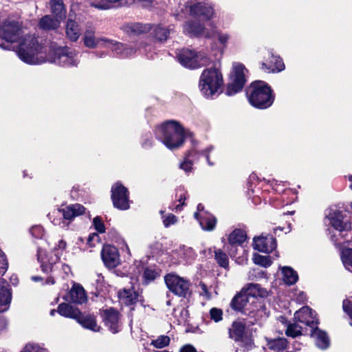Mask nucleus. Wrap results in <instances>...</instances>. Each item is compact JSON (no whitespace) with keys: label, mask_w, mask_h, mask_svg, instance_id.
<instances>
[{"label":"nucleus","mask_w":352,"mask_h":352,"mask_svg":"<svg viewBox=\"0 0 352 352\" xmlns=\"http://www.w3.org/2000/svg\"><path fill=\"white\" fill-rule=\"evenodd\" d=\"M17 54L19 58L30 65L43 63L47 60L62 67L76 66L77 54L67 47L54 48L47 55V48L39 45L36 38L28 35L20 43Z\"/></svg>","instance_id":"1"},{"label":"nucleus","mask_w":352,"mask_h":352,"mask_svg":"<svg viewBox=\"0 0 352 352\" xmlns=\"http://www.w3.org/2000/svg\"><path fill=\"white\" fill-rule=\"evenodd\" d=\"M155 134L157 139L169 149L180 147L185 139L183 126L177 122L169 120L156 127Z\"/></svg>","instance_id":"2"},{"label":"nucleus","mask_w":352,"mask_h":352,"mask_svg":"<svg viewBox=\"0 0 352 352\" xmlns=\"http://www.w3.org/2000/svg\"><path fill=\"white\" fill-rule=\"evenodd\" d=\"M250 103L254 107L265 109L274 102L272 89L264 81L253 82L247 90Z\"/></svg>","instance_id":"3"},{"label":"nucleus","mask_w":352,"mask_h":352,"mask_svg":"<svg viewBox=\"0 0 352 352\" xmlns=\"http://www.w3.org/2000/svg\"><path fill=\"white\" fill-rule=\"evenodd\" d=\"M223 85V76L217 68L206 69L199 79V88L206 98H212Z\"/></svg>","instance_id":"4"},{"label":"nucleus","mask_w":352,"mask_h":352,"mask_svg":"<svg viewBox=\"0 0 352 352\" xmlns=\"http://www.w3.org/2000/svg\"><path fill=\"white\" fill-rule=\"evenodd\" d=\"M67 247L64 240H60L57 245L52 249V251L46 254L45 252L38 248L37 251V258L41 263V270L46 274L53 271L54 265L57 263L60 257L63 256Z\"/></svg>","instance_id":"5"},{"label":"nucleus","mask_w":352,"mask_h":352,"mask_svg":"<svg viewBox=\"0 0 352 352\" xmlns=\"http://www.w3.org/2000/svg\"><path fill=\"white\" fill-rule=\"evenodd\" d=\"M177 57L182 66L192 69L206 66L210 61L204 52H196L188 49H183L179 51Z\"/></svg>","instance_id":"6"},{"label":"nucleus","mask_w":352,"mask_h":352,"mask_svg":"<svg viewBox=\"0 0 352 352\" xmlns=\"http://www.w3.org/2000/svg\"><path fill=\"white\" fill-rule=\"evenodd\" d=\"M243 291L249 296L251 300V305L256 309L250 311L254 321H258L263 317H267L265 307L260 302L256 297L263 296L265 292L259 285L250 283Z\"/></svg>","instance_id":"7"},{"label":"nucleus","mask_w":352,"mask_h":352,"mask_svg":"<svg viewBox=\"0 0 352 352\" xmlns=\"http://www.w3.org/2000/svg\"><path fill=\"white\" fill-rule=\"evenodd\" d=\"M164 280L169 290L175 295L183 298L190 296V283L188 280L175 274H168L165 276Z\"/></svg>","instance_id":"8"},{"label":"nucleus","mask_w":352,"mask_h":352,"mask_svg":"<svg viewBox=\"0 0 352 352\" xmlns=\"http://www.w3.org/2000/svg\"><path fill=\"white\" fill-rule=\"evenodd\" d=\"M22 34V25L16 20L8 18L0 25V38L8 42L18 41Z\"/></svg>","instance_id":"9"},{"label":"nucleus","mask_w":352,"mask_h":352,"mask_svg":"<svg viewBox=\"0 0 352 352\" xmlns=\"http://www.w3.org/2000/svg\"><path fill=\"white\" fill-rule=\"evenodd\" d=\"M111 199L115 208L125 210L129 208V192L121 183L117 182L111 187Z\"/></svg>","instance_id":"10"},{"label":"nucleus","mask_w":352,"mask_h":352,"mask_svg":"<svg viewBox=\"0 0 352 352\" xmlns=\"http://www.w3.org/2000/svg\"><path fill=\"white\" fill-rule=\"evenodd\" d=\"M245 68L242 64L236 63L234 65L232 80L228 85L226 90L228 96H232L242 90L245 82Z\"/></svg>","instance_id":"11"},{"label":"nucleus","mask_w":352,"mask_h":352,"mask_svg":"<svg viewBox=\"0 0 352 352\" xmlns=\"http://www.w3.org/2000/svg\"><path fill=\"white\" fill-rule=\"evenodd\" d=\"M211 26L209 30L196 21H190L184 25V32L190 36H204L210 38L215 33V29L212 23H208Z\"/></svg>","instance_id":"12"},{"label":"nucleus","mask_w":352,"mask_h":352,"mask_svg":"<svg viewBox=\"0 0 352 352\" xmlns=\"http://www.w3.org/2000/svg\"><path fill=\"white\" fill-rule=\"evenodd\" d=\"M104 325L113 333H116L121 330L122 324L120 313L113 308H109L101 311Z\"/></svg>","instance_id":"13"},{"label":"nucleus","mask_w":352,"mask_h":352,"mask_svg":"<svg viewBox=\"0 0 352 352\" xmlns=\"http://www.w3.org/2000/svg\"><path fill=\"white\" fill-rule=\"evenodd\" d=\"M84 44L86 47L89 48H94L96 47H112L113 49L118 50L121 45L118 44L113 40L107 38H96L94 32L87 30L84 36Z\"/></svg>","instance_id":"14"},{"label":"nucleus","mask_w":352,"mask_h":352,"mask_svg":"<svg viewBox=\"0 0 352 352\" xmlns=\"http://www.w3.org/2000/svg\"><path fill=\"white\" fill-rule=\"evenodd\" d=\"M214 150L213 146H210L206 149L203 150L201 153H199L195 149L190 150L186 155L184 162L180 164V168L184 170L186 173H188L192 170V160H197L199 156L203 155L206 157L209 166H213L214 163L210 160L209 154Z\"/></svg>","instance_id":"15"},{"label":"nucleus","mask_w":352,"mask_h":352,"mask_svg":"<svg viewBox=\"0 0 352 352\" xmlns=\"http://www.w3.org/2000/svg\"><path fill=\"white\" fill-rule=\"evenodd\" d=\"M230 306L233 309L242 311L251 318H252V316L250 314V311L256 309L251 305V300L249 296L243 290L233 298Z\"/></svg>","instance_id":"16"},{"label":"nucleus","mask_w":352,"mask_h":352,"mask_svg":"<svg viewBox=\"0 0 352 352\" xmlns=\"http://www.w3.org/2000/svg\"><path fill=\"white\" fill-rule=\"evenodd\" d=\"M101 257L104 265L109 268H114L120 263L118 249L111 245H104L101 251Z\"/></svg>","instance_id":"17"},{"label":"nucleus","mask_w":352,"mask_h":352,"mask_svg":"<svg viewBox=\"0 0 352 352\" xmlns=\"http://www.w3.org/2000/svg\"><path fill=\"white\" fill-rule=\"evenodd\" d=\"M253 247L259 252L269 253L276 248V241L270 234H261L254 238Z\"/></svg>","instance_id":"18"},{"label":"nucleus","mask_w":352,"mask_h":352,"mask_svg":"<svg viewBox=\"0 0 352 352\" xmlns=\"http://www.w3.org/2000/svg\"><path fill=\"white\" fill-rule=\"evenodd\" d=\"M294 318L296 321L310 327L311 329L318 324L316 314L309 307H303L296 311Z\"/></svg>","instance_id":"19"},{"label":"nucleus","mask_w":352,"mask_h":352,"mask_svg":"<svg viewBox=\"0 0 352 352\" xmlns=\"http://www.w3.org/2000/svg\"><path fill=\"white\" fill-rule=\"evenodd\" d=\"M285 69V65L278 56L272 52H268V58L262 63L261 69L267 73L279 72Z\"/></svg>","instance_id":"20"},{"label":"nucleus","mask_w":352,"mask_h":352,"mask_svg":"<svg viewBox=\"0 0 352 352\" xmlns=\"http://www.w3.org/2000/svg\"><path fill=\"white\" fill-rule=\"evenodd\" d=\"M190 14L203 20H210L214 15L213 8L208 3L200 2L190 7Z\"/></svg>","instance_id":"21"},{"label":"nucleus","mask_w":352,"mask_h":352,"mask_svg":"<svg viewBox=\"0 0 352 352\" xmlns=\"http://www.w3.org/2000/svg\"><path fill=\"white\" fill-rule=\"evenodd\" d=\"M327 217L330 220L331 226L339 231L340 234L351 230V223L344 220V217L341 211L337 210H333L329 212Z\"/></svg>","instance_id":"22"},{"label":"nucleus","mask_w":352,"mask_h":352,"mask_svg":"<svg viewBox=\"0 0 352 352\" xmlns=\"http://www.w3.org/2000/svg\"><path fill=\"white\" fill-rule=\"evenodd\" d=\"M133 3L134 0H94L90 5L99 10H109L131 5Z\"/></svg>","instance_id":"23"},{"label":"nucleus","mask_w":352,"mask_h":352,"mask_svg":"<svg viewBox=\"0 0 352 352\" xmlns=\"http://www.w3.org/2000/svg\"><path fill=\"white\" fill-rule=\"evenodd\" d=\"M194 217L199 221L200 226L204 230L211 231L214 229L217 219L212 214L208 212H203L200 214L195 212Z\"/></svg>","instance_id":"24"},{"label":"nucleus","mask_w":352,"mask_h":352,"mask_svg":"<svg viewBox=\"0 0 352 352\" xmlns=\"http://www.w3.org/2000/svg\"><path fill=\"white\" fill-rule=\"evenodd\" d=\"M246 239L245 232L241 229H236L233 230L228 238L229 244L231 249L229 250V254L231 256H235L236 251L235 247L241 245Z\"/></svg>","instance_id":"25"},{"label":"nucleus","mask_w":352,"mask_h":352,"mask_svg":"<svg viewBox=\"0 0 352 352\" xmlns=\"http://www.w3.org/2000/svg\"><path fill=\"white\" fill-rule=\"evenodd\" d=\"M152 28L150 24L130 23L122 25V30L129 35L138 36L149 32Z\"/></svg>","instance_id":"26"},{"label":"nucleus","mask_w":352,"mask_h":352,"mask_svg":"<svg viewBox=\"0 0 352 352\" xmlns=\"http://www.w3.org/2000/svg\"><path fill=\"white\" fill-rule=\"evenodd\" d=\"M85 212V208L79 204H71L65 208L58 210V212L62 213L63 218L65 220H69L70 221L76 217L84 214Z\"/></svg>","instance_id":"27"},{"label":"nucleus","mask_w":352,"mask_h":352,"mask_svg":"<svg viewBox=\"0 0 352 352\" xmlns=\"http://www.w3.org/2000/svg\"><path fill=\"white\" fill-rule=\"evenodd\" d=\"M76 321L84 328L91 331L97 332L100 329V327L98 325L96 317L94 315H84L80 311L79 315L76 318Z\"/></svg>","instance_id":"28"},{"label":"nucleus","mask_w":352,"mask_h":352,"mask_svg":"<svg viewBox=\"0 0 352 352\" xmlns=\"http://www.w3.org/2000/svg\"><path fill=\"white\" fill-rule=\"evenodd\" d=\"M118 298L122 304L129 306L133 305L138 301V294L133 287L124 288L118 292Z\"/></svg>","instance_id":"29"},{"label":"nucleus","mask_w":352,"mask_h":352,"mask_svg":"<svg viewBox=\"0 0 352 352\" xmlns=\"http://www.w3.org/2000/svg\"><path fill=\"white\" fill-rule=\"evenodd\" d=\"M311 336L319 348L325 349L329 346V338L326 332L319 329L317 326L311 329Z\"/></svg>","instance_id":"30"},{"label":"nucleus","mask_w":352,"mask_h":352,"mask_svg":"<svg viewBox=\"0 0 352 352\" xmlns=\"http://www.w3.org/2000/svg\"><path fill=\"white\" fill-rule=\"evenodd\" d=\"M68 299L74 303L82 304L87 300L85 289L78 284H74L69 291Z\"/></svg>","instance_id":"31"},{"label":"nucleus","mask_w":352,"mask_h":352,"mask_svg":"<svg viewBox=\"0 0 352 352\" xmlns=\"http://www.w3.org/2000/svg\"><path fill=\"white\" fill-rule=\"evenodd\" d=\"M151 26L152 28L149 32H151L155 41L160 43L165 42L173 30L170 26L168 28L160 25Z\"/></svg>","instance_id":"32"},{"label":"nucleus","mask_w":352,"mask_h":352,"mask_svg":"<svg viewBox=\"0 0 352 352\" xmlns=\"http://www.w3.org/2000/svg\"><path fill=\"white\" fill-rule=\"evenodd\" d=\"M245 330V324L243 322L235 321L229 329V337L235 342H239L246 335Z\"/></svg>","instance_id":"33"},{"label":"nucleus","mask_w":352,"mask_h":352,"mask_svg":"<svg viewBox=\"0 0 352 352\" xmlns=\"http://www.w3.org/2000/svg\"><path fill=\"white\" fill-rule=\"evenodd\" d=\"M57 311L60 316L67 318H74L75 320H76L80 313L78 309L74 307L73 306L67 303L60 304L58 307Z\"/></svg>","instance_id":"34"},{"label":"nucleus","mask_w":352,"mask_h":352,"mask_svg":"<svg viewBox=\"0 0 352 352\" xmlns=\"http://www.w3.org/2000/svg\"><path fill=\"white\" fill-rule=\"evenodd\" d=\"M66 34L67 36L72 41H76L81 34V31L78 24L73 21L69 20L66 25Z\"/></svg>","instance_id":"35"},{"label":"nucleus","mask_w":352,"mask_h":352,"mask_svg":"<svg viewBox=\"0 0 352 352\" xmlns=\"http://www.w3.org/2000/svg\"><path fill=\"white\" fill-rule=\"evenodd\" d=\"M266 341L268 349L277 352L284 351L287 346V341L284 338H266Z\"/></svg>","instance_id":"36"},{"label":"nucleus","mask_w":352,"mask_h":352,"mask_svg":"<svg viewBox=\"0 0 352 352\" xmlns=\"http://www.w3.org/2000/svg\"><path fill=\"white\" fill-rule=\"evenodd\" d=\"M3 280L2 278H0V306L3 307L0 309V311H6L8 309V305L11 301L10 290L4 285H1L2 283H4Z\"/></svg>","instance_id":"37"},{"label":"nucleus","mask_w":352,"mask_h":352,"mask_svg":"<svg viewBox=\"0 0 352 352\" xmlns=\"http://www.w3.org/2000/svg\"><path fill=\"white\" fill-rule=\"evenodd\" d=\"M281 270L283 274V280L285 284L292 285L297 282L298 276L294 269L290 267H283Z\"/></svg>","instance_id":"38"},{"label":"nucleus","mask_w":352,"mask_h":352,"mask_svg":"<svg viewBox=\"0 0 352 352\" xmlns=\"http://www.w3.org/2000/svg\"><path fill=\"white\" fill-rule=\"evenodd\" d=\"M60 21L58 18L54 19L50 16H43L39 22V26L41 28L48 30L52 29H56L59 25Z\"/></svg>","instance_id":"39"},{"label":"nucleus","mask_w":352,"mask_h":352,"mask_svg":"<svg viewBox=\"0 0 352 352\" xmlns=\"http://www.w3.org/2000/svg\"><path fill=\"white\" fill-rule=\"evenodd\" d=\"M51 10L56 18L62 19L65 16V9L63 0H51Z\"/></svg>","instance_id":"40"},{"label":"nucleus","mask_w":352,"mask_h":352,"mask_svg":"<svg viewBox=\"0 0 352 352\" xmlns=\"http://www.w3.org/2000/svg\"><path fill=\"white\" fill-rule=\"evenodd\" d=\"M115 42L118 44H120L121 47H118V50L113 49L112 47H109V49H111L112 51L115 52L117 54H119L122 57H130L136 52L137 50L131 46L124 45L116 41Z\"/></svg>","instance_id":"41"},{"label":"nucleus","mask_w":352,"mask_h":352,"mask_svg":"<svg viewBox=\"0 0 352 352\" xmlns=\"http://www.w3.org/2000/svg\"><path fill=\"white\" fill-rule=\"evenodd\" d=\"M342 261L345 268L352 272V248H347L342 252Z\"/></svg>","instance_id":"42"},{"label":"nucleus","mask_w":352,"mask_h":352,"mask_svg":"<svg viewBox=\"0 0 352 352\" xmlns=\"http://www.w3.org/2000/svg\"><path fill=\"white\" fill-rule=\"evenodd\" d=\"M285 334L288 337L296 338L302 335V327L297 323H289L287 325Z\"/></svg>","instance_id":"43"},{"label":"nucleus","mask_w":352,"mask_h":352,"mask_svg":"<svg viewBox=\"0 0 352 352\" xmlns=\"http://www.w3.org/2000/svg\"><path fill=\"white\" fill-rule=\"evenodd\" d=\"M214 258L219 266L227 268L229 265L228 256L221 250H214Z\"/></svg>","instance_id":"44"},{"label":"nucleus","mask_w":352,"mask_h":352,"mask_svg":"<svg viewBox=\"0 0 352 352\" xmlns=\"http://www.w3.org/2000/svg\"><path fill=\"white\" fill-rule=\"evenodd\" d=\"M187 192L183 188H179L177 190V197H179V204L176 206L173 205V207L170 206V208L173 210H180L183 205H184V200L186 199Z\"/></svg>","instance_id":"45"},{"label":"nucleus","mask_w":352,"mask_h":352,"mask_svg":"<svg viewBox=\"0 0 352 352\" xmlns=\"http://www.w3.org/2000/svg\"><path fill=\"white\" fill-rule=\"evenodd\" d=\"M253 261L255 264L265 267H267L272 264V261L269 256H262L258 254L254 255Z\"/></svg>","instance_id":"46"},{"label":"nucleus","mask_w":352,"mask_h":352,"mask_svg":"<svg viewBox=\"0 0 352 352\" xmlns=\"http://www.w3.org/2000/svg\"><path fill=\"white\" fill-rule=\"evenodd\" d=\"M170 343V338L167 336H160L157 339L152 340L151 344L155 348L161 349L168 346Z\"/></svg>","instance_id":"47"},{"label":"nucleus","mask_w":352,"mask_h":352,"mask_svg":"<svg viewBox=\"0 0 352 352\" xmlns=\"http://www.w3.org/2000/svg\"><path fill=\"white\" fill-rule=\"evenodd\" d=\"M238 342L239 343V346L243 347L245 351H250L254 346L253 340L247 335L244 336Z\"/></svg>","instance_id":"48"},{"label":"nucleus","mask_w":352,"mask_h":352,"mask_svg":"<svg viewBox=\"0 0 352 352\" xmlns=\"http://www.w3.org/2000/svg\"><path fill=\"white\" fill-rule=\"evenodd\" d=\"M159 276V272L154 267H147L144 272V278L146 282L154 280Z\"/></svg>","instance_id":"49"},{"label":"nucleus","mask_w":352,"mask_h":352,"mask_svg":"<svg viewBox=\"0 0 352 352\" xmlns=\"http://www.w3.org/2000/svg\"><path fill=\"white\" fill-rule=\"evenodd\" d=\"M210 316L212 320L219 322L223 319V311L221 309L213 307L210 310Z\"/></svg>","instance_id":"50"},{"label":"nucleus","mask_w":352,"mask_h":352,"mask_svg":"<svg viewBox=\"0 0 352 352\" xmlns=\"http://www.w3.org/2000/svg\"><path fill=\"white\" fill-rule=\"evenodd\" d=\"M21 352H47V349L41 347L38 344L28 343Z\"/></svg>","instance_id":"51"},{"label":"nucleus","mask_w":352,"mask_h":352,"mask_svg":"<svg viewBox=\"0 0 352 352\" xmlns=\"http://www.w3.org/2000/svg\"><path fill=\"white\" fill-rule=\"evenodd\" d=\"M93 225L95 229L100 233H103L105 232V227L102 221V219L99 217H96L93 220Z\"/></svg>","instance_id":"52"},{"label":"nucleus","mask_w":352,"mask_h":352,"mask_svg":"<svg viewBox=\"0 0 352 352\" xmlns=\"http://www.w3.org/2000/svg\"><path fill=\"white\" fill-rule=\"evenodd\" d=\"M154 47L153 43H148L146 41H142L138 47L139 50H143V52L148 55V53L151 52Z\"/></svg>","instance_id":"53"},{"label":"nucleus","mask_w":352,"mask_h":352,"mask_svg":"<svg viewBox=\"0 0 352 352\" xmlns=\"http://www.w3.org/2000/svg\"><path fill=\"white\" fill-rule=\"evenodd\" d=\"M163 223L165 227H168L177 222V217L173 214H168L167 216H163Z\"/></svg>","instance_id":"54"},{"label":"nucleus","mask_w":352,"mask_h":352,"mask_svg":"<svg viewBox=\"0 0 352 352\" xmlns=\"http://www.w3.org/2000/svg\"><path fill=\"white\" fill-rule=\"evenodd\" d=\"M198 287L200 289L199 294L201 296H204L207 300L211 298V294L208 291L207 285L204 283L201 282Z\"/></svg>","instance_id":"55"},{"label":"nucleus","mask_w":352,"mask_h":352,"mask_svg":"<svg viewBox=\"0 0 352 352\" xmlns=\"http://www.w3.org/2000/svg\"><path fill=\"white\" fill-rule=\"evenodd\" d=\"M30 232L36 238H40L43 234V229L41 226H35L31 228Z\"/></svg>","instance_id":"56"},{"label":"nucleus","mask_w":352,"mask_h":352,"mask_svg":"<svg viewBox=\"0 0 352 352\" xmlns=\"http://www.w3.org/2000/svg\"><path fill=\"white\" fill-rule=\"evenodd\" d=\"M343 310L352 318V300H344L342 303Z\"/></svg>","instance_id":"57"},{"label":"nucleus","mask_w":352,"mask_h":352,"mask_svg":"<svg viewBox=\"0 0 352 352\" xmlns=\"http://www.w3.org/2000/svg\"><path fill=\"white\" fill-rule=\"evenodd\" d=\"M229 39H230V35L228 34L222 33V32L218 33V41L224 47L226 46V44Z\"/></svg>","instance_id":"58"},{"label":"nucleus","mask_w":352,"mask_h":352,"mask_svg":"<svg viewBox=\"0 0 352 352\" xmlns=\"http://www.w3.org/2000/svg\"><path fill=\"white\" fill-rule=\"evenodd\" d=\"M181 319L179 320V323H184L187 321L188 317V311L184 308L180 310Z\"/></svg>","instance_id":"59"},{"label":"nucleus","mask_w":352,"mask_h":352,"mask_svg":"<svg viewBox=\"0 0 352 352\" xmlns=\"http://www.w3.org/2000/svg\"><path fill=\"white\" fill-rule=\"evenodd\" d=\"M98 240H99L98 234L97 233H93L89 236L87 242L90 245L94 246V241H98Z\"/></svg>","instance_id":"60"},{"label":"nucleus","mask_w":352,"mask_h":352,"mask_svg":"<svg viewBox=\"0 0 352 352\" xmlns=\"http://www.w3.org/2000/svg\"><path fill=\"white\" fill-rule=\"evenodd\" d=\"M179 352H197L195 347H193L192 345L187 344L184 346H183Z\"/></svg>","instance_id":"61"},{"label":"nucleus","mask_w":352,"mask_h":352,"mask_svg":"<svg viewBox=\"0 0 352 352\" xmlns=\"http://www.w3.org/2000/svg\"><path fill=\"white\" fill-rule=\"evenodd\" d=\"M252 272L255 273L254 276L257 277V278L263 277V275H264V272L263 271H261V270H259L254 269L252 270Z\"/></svg>","instance_id":"62"},{"label":"nucleus","mask_w":352,"mask_h":352,"mask_svg":"<svg viewBox=\"0 0 352 352\" xmlns=\"http://www.w3.org/2000/svg\"><path fill=\"white\" fill-rule=\"evenodd\" d=\"M186 252L187 254H188L190 255V256H191L192 259L195 258V254L192 248H188L186 250Z\"/></svg>","instance_id":"63"},{"label":"nucleus","mask_w":352,"mask_h":352,"mask_svg":"<svg viewBox=\"0 0 352 352\" xmlns=\"http://www.w3.org/2000/svg\"><path fill=\"white\" fill-rule=\"evenodd\" d=\"M7 326V321L5 319H0V328L5 329Z\"/></svg>","instance_id":"64"}]
</instances>
